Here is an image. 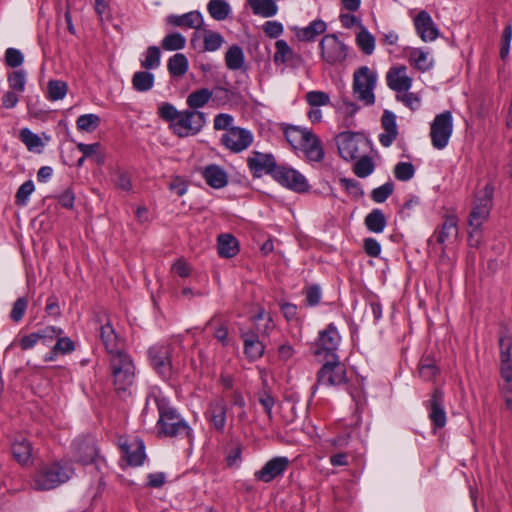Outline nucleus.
Instances as JSON below:
<instances>
[{
  "label": "nucleus",
  "instance_id": "39448f33",
  "mask_svg": "<svg viewBox=\"0 0 512 512\" xmlns=\"http://www.w3.org/2000/svg\"><path fill=\"white\" fill-rule=\"evenodd\" d=\"M110 366L115 389L126 391L133 383L135 367L129 355L125 352L110 357Z\"/></svg>",
  "mask_w": 512,
  "mask_h": 512
},
{
  "label": "nucleus",
  "instance_id": "7ed1b4c3",
  "mask_svg": "<svg viewBox=\"0 0 512 512\" xmlns=\"http://www.w3.org/2000/svg\"><path fill=\"white\" fill-rule=\"evenodd\" d=\"M377 72L368 66H361L354 71L352 92L356 100L364 105L375 103V88L377 85Z\"/></svg>",
  "mask_w": 512,
  "mask_h": 512
},
{
  "label": "nucleus",
  "instance_id": "13d9d810",
  "mask_svg": "<svg viewBox=\"0 0 512 512\" xmlns=\"http://www.w3.org/2000/svg\"><path fill=\"white\" fill-rule=\"evenodd\" d=\"M306 101L312 107L325 106L329 104L330 97L323 91H310L306 94Z\"/></svg>",
  "mask_w": 512,
  "mask_h": 512
},
{
  "label": "nucleus",
  "instance_id": "774afa93",
  "mask_svg": "<svg viewBox=\"0 0 512 512\" xmlns=\"http://www.w3.org/2000/svg\"><path fill=\"white\" fill-rule=\"evenodd\" d=\"M373 171V163L368 157L360 158L355 166L354 172L359 177H366Z\"/></svg>",
  "mask_w": 512,
  "mask_h": 512
},
{
  "label": "nucleus",
  "instance_id": "473e14b6",
  "mask_svg": "<svg viewBox=\"0 0 512 512\" xmlns=\"http://www.w3.org/2000/svg\"><path fill=\"white\" fill-rule=\"evenodd\" d=\"M12 455L20 464H27L32 456L31 444L23 437L15 439L12 444Z\"/></svg>",
  "mask_w": 512,
  "mask_h": 512
},
{
  "label": "nucleus",
  "instance_id": "a211bd4d",
  "mask_svg": "<svg viewBox=\"0 0 512 512\" xmlns=\"http://www.w3.org/2000/svg\"><path fill=\"white\" fill-rule=\"evenodd\" d=\"M414 25L417 34L424 42L434 41L439 35L436 25L426 11L419 12L414 19Z\"/></svg>",
  "mask_w": 512,
  "mask_h": 512
},
{
  "label": "nucleus",
  "instance_id": "37998d69",
  "mask_svg": "<svg viewBox=\"0 0 512 512\" xmlns=\"http://www.w3.org/2000/svg\"><path fill=\"white\" fill-rule=\"evenodd\" d=\"M101 119L96 114H84L78 117L76 126L79 131L92 133L100 125Z\"/></svg>",
  "mask_w": 512,
  "mask_h": 512
},
{
  "label": "nucleus",
  "instance_id": "aec40b11",
  "mask_svg": "<svg viewBox=\"0 0 512 512\" xmlns=\"http://www.w3.org/2000/svg\"><path fill=\"white\" fill-rule=\"evenodd\" d=\"M499 371V391L505 402L506 409L512 412V363L500 364Z\"/></svg>",
  "mask_w": 512,
  "mask_h": 512
},
{
  "label": "nucleus",
  "instance_id": "e433bc0d",
  "mask_svg": "<svg viewBox=\"0 0 512 512\" xmlns=\"http://www.w3.org/2000/svg\"><path fill=\"white\" fill-rule=\"evenodd\" d=\"M245 56L241 47L231 46L225 54V63L230 70H239L244 66Z\"/></svg>",
  "mask_w": 512,
  "mask_h": 512
},
{
  "label": "nucleus",
  "instance_id": "2eb2a0df",
  "mask_svg": "<svg viewBox=\"0 0 512 512\" xmlns=\"http://www.w3.org/2000/svg\"><path fill=\"white\" fill-rule=\"evenodd\" d=\"M120 447L129 464L134 466L143 464L146 454L144 443L141 439L137 437L120 439Z\"/></svg>",
  "mask_w": 512,
  "mask_h": 512
},
{
  "label": "nucleus",
  "instance_id": "8fccbe9b",
  "mask_svg": "<svg viewBox=\"0 0 512 512\" xmlns=\"http://www.w3.org/2000/svg\"><path fill=\"white\" fill-rule=\"evenodd\" d=\"M56 339L52 352L45 357L46 361H52L54 359L53 355L65 354L74 350V343L70 338L61 335Z\"/></svg>",
  "mask_w": 512,
  "mask_h": 512
},
{
  "label": "nucleus",
  "instance_id": "ddd939ff",
  "mask_svg": "<svg viewBox=\"0 0 512 512\" xmlns=\"http://www.w3.org/2000/svg\"><path fill=\"white\" fill-rule=\"evenodd\" d=\"M346 380V370L344 365L338 361L328 362L318 372L317 384L323 386H336L344 383Z\"/></svg>",
  "mask_w": 512,
  "mask_h": 512
},
{
  "label": "nucleus",
  "instance_id": "dca6fc26",
  "mask_svg": "<svg viewBox=\"0 0 512 512\" xmlns=\"http://www.w3.org/2000/svg\"><path fill=\"white\" fill-rule=\"evenodd\" d=\"M288 465L289 460L287 457L272 458L259 471L255 472V478L268 483L280 476L287 469Z\"/></svg>",
  "mask_w": 512,
  "mask_h": 512
},
{
  "label": "nucleus",
  "instance_id": "cd10ccee",
  "mask_svg": "<svg viewBox=\"0 0 512 512\" xmlns=\"http://www.w3.org/2000/svg\"><path fill=\"white\" fill-rule=\"evenodd\" d=\"M299 149L304 152L305 156L310 161L319 162L324 157V151L321 142L319 138L311 131Z\"/></svg>",
  "mask_w": 512,
  "mask_h": 512
},
{
  "label": "nucleus",
  "instance_id": "0eeeda50",
  "mask_svg": "<svg viewBox=\"0 0 512 512\" xmlns=\"http://www.w3.org/2000/svg\"><path fill=\"white\" fill-rule=\"evenodd\" d=\"M453 131L452 115L446 111L437 115L430 128L432 145L436 149H443L447 146Z\"/></svg>",
  "mask_w": 512,
  "mask_h": 512
},
{
  "label": "nucleus",
  "instance_id": "864d4df0",
  "mask_svg": "<svg viewBox=\"0 0 512 512\" xmlns=\"http://www.w3.org/2000/svg\"><path fill=\"white\" fill-rule=\"evenodd\" d=\"M512 337L503 334L499 338L500 364L512 363L511 359Z\"/></svg>",
  "mask_w": 512,
  "mask_h": 512
},
{
  "label": "nucleus",
  "instance_id": "6ab92c4d",
  "mask_svg": "<svg viewBox=\"0 0 512 512\" xmlns=\"http://www.w3.org/2000/svg\"><path fill=\"white\" fill-rule=\"evenodd\" d=\"M77 460L83 464L97 463V448L91 437L80 438L73 443Z\"/></svg>",
  "mask_w": 512,
  "mask_h": 512
},
{
  "label": "nucleus",
  "instance_id": "6e6d98bb",
  "mask_svg": "<svg viewBox=\"0 0 512 512\" xmlns=\"http://www.w3.org/2000/svg\"><path fill=\"white\" fill-rule=\"evenodd\" d=\"M38 334L40 342L44 345H50L53 340L63 334V330L54 326H48L38 330Z\"/></svg>",
  "mask_w": 512,
  "mask_h": 512
},
{
  "label": "nucleus",
  "instance_id": "f3484780",
  "mask_svg": "<svg viewBox=\"0 0 512 512\" xmlns=\"http://www.w3.org/2000/svg\"><path fill=\"white\" fill-rule=\"evenodd\" d=\"M341 341V337L332 324L328 325L327 328L319 333V338L316 343L315 355H321L322 352L331 353L335 351Z\"/></svg>",
  "mask_w": 512,
  "mask_h": 512
},
{
  "label": "nucleus",
  "instance_id": "c756f323",
  "mask_svg": "<svg viewBox=\"0 0 512 512\" xmlns=\"http://www.w3.org/2000/svg\"><path fill=\"white\" fill-rule=\"evenodd\" d=\"M203 176L207 184L216 189L226 186L228 182L225 171L216 165L206 167Z\"/></svg>",
  "mask_w": 512,
  "mask_h": 512
},
{
  "label": "nucleus",
  "instance_id": "c03bdc74",
  "mask_svg": "<svg viewBox=\"0 0 512 512\" xmlns=\"http://www.w3.org/2000/svg\"><path fill=\"white\" fill-rule=\"evenodd\" d=\"M185 45L186 38L178 32L167 34L161 41V46L166 51L181 50Z\"/></svg>",
  "mask_w": 512,
  "mask_h": 512
},
{
  "label": "nucleus",
  "instance_id": "5fc2aeb1",
  "mask_svg": "<svg viewBox=\"0 0 512 512\" xmlns=\"http://www.w3.org/2000/svg\"><path fill=\"white\" fill-rule=\"evenodd\" d=\"M8 82L10 88L17 92L21 93L25 89V83H26V74L24 71H14L12 72L8 77Z\"/></svg>",
  "mask_w": 512,
  "mask_h": 512
},
{
  "label": "nucleus",
  "instance_id": "680f3d73",
  "mask_svg": "<svg viewBox=\"0 0 512 512\" xmlns=\"http://www.w3.org/2000/svg\"><path fill=\"white\" fill-rule=\"evenodd\" d=\"M396 98L411 110H417L421 105L420 97L408 91L397 94Z\"/></svg>",
  "mask_w": 512,
  "mask_h": 512
},
{
  "label": "nucleus",
  "instance_id": "b1692460",
  "mask_svg": "<svg viewBox=\"0 0 512 512\" xmlns=\"http://www.w3.org/2000/svg\"><path fill=\"white\" fill-rule=\"evenodd\" d=\"M381 124L384 133L380 134L379 141L383 146L389 147L398 134L395 114L387 110L384 111Z\"/></svg>",
  "mask_w": 512,
  "mask_h": 512
},
{
  "label": "nucleus",
  "instance_id": "0e129e2a",
  "mask_svg": "<svg viewBox=\"0 0 512 512\" xmlns=\"http://www.w3.org/2000/svg\"><path fill=\"white\" fill-rule=\"evenodd\" d=\"M512 40V25L507 24L501 37L500 57L505 60L509 55L510 43Z\"/></svg>",
  "mask_w": 512,
  "mask_h": 512
},
{
  "label": "nucleus",
  "instance_id": "052dcab7",
  "mask_svg": "<svg viewBox=\"0 0 512 512\" xmlns=\"http://www.w3.org/2000/svg\"><path fill=\"white\" fill-rule=\"evenodd\" d=\"M394 190V185L392 182H387L380 187L375 188L371 193V198L376 203L384 202Z\"/></svg>",
  "mask_w": 512,
  "mask_h": 512
},
{
  "label": "nucleus",
  "instance_id": "603ef678",
  "mask_svg": "<svg viewBox=\"0 0 512 512\" xmlns=\"http://www.w3.org/2000/svg\"><path fill=\"white\" fill-rule=\"evenodd\" d=\"M276 52L273 60L276 64H284L292 58L293 52L286 41L277 40L275 43Z\"/></svg>",
  "mask_w": 512,
  "mask_h": 512
},
{
  "label": "nucleus",
  "instance_id": "c85d7f7f",
  "mask_svg": "<svg viewBox=\"0 0 512 512\" xmlns=\"http://www.w3.org/2000/svg\"><path fill=\"white\" fill-rule=\"evenodd\" d=\"M408 57L411 65L420 71H427L433 66V58L423 49L411 48Z\"/></svg>",
  "mask_w": 512,
  "mask_h": 512
},
{
  "label": "nucleus",
  "instance_id": "f8f14e48",
  "mask_svg": "<svg viewBox=\"0 0 512 512\" xmlns=\"http://www.w3.org/2000/svg\"><path fill=\"white\" fill-rule=\"evenodd\" d=\"M273 177L282 186H285L296 192H306L309 184L306 178L297 170L288 167H276L273 171Z\"/></svg>",
  "mask_w": 512,
  "mask_h": 512
},
{
  "label": "nucleus",
  "instance_id": "4c0bfd02",
  "mask_svg": "<svg viewBox=\"0 0 512 512\" xmlns=\"http://www.w3.org/2000/svg\"><path fill=\"white\" fill-rule=\"evenodd\" d=\"M255 14L271 17L277 13L278 7L274 0H247Z\"/></svg>",
  "mask_w": 512,
  "mask_h": 512
},
{
  "label": "nucleus",
  "instance_id": "1a4fd4ad",
  "mask_svg": "<svg viewBox=\"0 0 512 512\" xmlns=\"http://www.w3.org/2000/svg\"><path fill=\"white\" fill-rule=\"evenodd\" d=\"M251 131L241 127H230L221 137V143L231 152L239 153L253 142Z\"/></svg>",
  "mask_w": 512,
  "mask_h": 512
},
{
  "label": "nucleus",
  "instance_id": "f257e3e1",
  "mask_svg": "<svg viewBox=\"0 0 512 512\" xmlns=\"http://www.w3.org/2000/svg\"><path fill=\"white\" fill-rule=\"evenodd\" d=\"M493 192V187L486 184L475 196L468 218L470 246L477 247L480 244L482 226L488 220L492 208Z\"/></svg>",
  "mask_w": 512,
  "mask_h": 512
},
{
  "label": "nucleus",
  "instance_id": "393cba45",
  "mask_svg": "<svg viewBox=\"0 0 512 512\" xmlns=\"http://www.w3.org/2000/svg\"><path fill=\"white\" fill-rule=\"evenodd\" d=\"M167 21L173 26L190 29H199L204 22L201 13L198 11H191L183 15H170Z\"/></svg>",
  "mask_w": 512,
  "mask_h": 512
},
{
  "label": "nucleus",
  "instance_id": "412c9836",
  "mask_svg": "<svg viewBox=\"0 0 512 512\" xmlns=\"http://www.w3.org/2000/svg\"><path fill=\"white\" fill-rule=\"evenodd\" d=\"M457 223L458 221L455 216L446 217L440 230L433 235V238L436 239V242L443 247L452 244L458 236Z\"/></svg>",
  "mask_w": 512,
  "mask_h": 512
},
{
  "label": "nucleus",
  "instance_id": "49530a36",
  "mask_svg": "<svg viewBox=\"0 0 512 512\" xmlns=\"http://www.w3.org/2000/svg\"><path fill=\"white\" fill-rule=\"evenodd\" d=\"M20 138L29 151L41 152L44 147V143L41 138L27 128L21 130Z\"/></svg>",
  "mask_w": 512,
  "mask_h": 512
},
{
  "label": "nucleus",
  "instance_id": "f03ea898",
  "mask_svg": "<svg viewBox=\"0 0 512 512\" xmlns=\"http://www.w3.org/2000/svg\"><path fill=\"white\" fill-rule=\"evenodd\" d=\"M73 475V469L66 462L42 464L32 477L31 487L36 491H49L67 482Z\"/></svg>",
  "mask_w": 512,
  "mask_h": 512
},
{
  "label": "nucleus",
  "instance_id": "e2e57ef3",
  "mask_svg": "<svg viewBox=\"0 0 512 512\" xmlns=\"http://www.w3.org/2000/svg\"><path fill=\"white\" fill-rule=\"evenodd\" d=\"M181 111H178L173 105L164 103L159 107V115L167 121L171 122V128L173 129L176 119H178Z\"/></svg>",
  "mask_w": 512,
  "mask_h": 512
},
{
  "label": "nucleus",
  "instance_id": "bf43d9fd",
  "mask_svg": "<svg viewBox=\"0 0 512 512\" xmlns=\"http://www.w3.org/2000/svg\"><path fill=\"white\" fill-rule=\"evenodd\" d=\"M438 369L434 360L425 358L421 361L419 366V374L424 380H431L437 374Z\"/></svg>",
  "mask_w": 512,
  "mask_h": 512
},
{
  "label": "nucleus",
  "instance_id": "bb28decb",
  "mask_svg": "<svg viewBox=\"0 0 512 512\" xmlns=\"http://www.w3.org/2000/svg\"><path fill=\"white\" fill-rule=\"evenodd\" d=\"M100 337L110 357L117 353L124 352L121 343L109 322L101 326Z\"/></svg>",
  "mask_w": 512,
  "mask_h": 512
},
{
  "label": "nucleus",
  "instance_id": "a19ab883",
  "mask_svg": "<svg viewBox=\"0 0 512 512\" xmlns=\"http://www.w3.org/2000/svg\"><path fill=\"white\" fill-rule=\"evenodd\" d=\"M356 43L365 54L370 55L374 52L375 38L364 26H360V30L356 35Z\"/></svg>",
  "mask_w": 512,
  "mask_h": 512
},
{
  "label": "nucleus",
  "instance_id": "20e7f679",
  "mask_svg": "<svg viewBox=\"0 0 512 512\" xmlns=\"http://www.w3.org/2000/svg\"><path fill=\"white\" fill-rule=\"evenodd\" d=\"M158 410L157 427L160 434L169 437L185 435L189 441L192 440L191 428L174 409L158 404Z\"/></svg>",
  "mask_w": 512,
  "mask_h": 512
},
{
  "label": "nucleus",
  "instance_id": "ea45409f",
  "mask_svg": "<svg viewBox=\"0 0 512 512\" xmlns=\"http://www.w3.org/2000/svg\"><path fill=\"white\" fill-rule=\"evenodd\" d=\"M188 70V59L182 53L173 55L168 60V71L176 77L183 76Z\"/></svg>",
  "mask_w": 512,
  "mask_h": 512
},
{
  "label": "nucleus",
  "instance_id": "79ce46f5",
  "mask_svg": "<svg viewBox=\"0 0 512 512\" xmlns=\"http://www.w3.org/2000/svg\"><path fill=\"white\" fill-rule=\"evenodd\" d=\"M132 84L137 91H148L154 84V75L148 71L136 72L133 75Z\"/></svg>",
  "mask_w": 512,
  "mask_h": 512
},
{
  "label": "nucleus",
  "instance_id": "3c124183",
  "mask_svg": "<svg viewBox=\"0 0 512 512\" xmlns=\"http://www.w3.org/2000/svg\"><path fill=\"white\" fill-rule=\"evenodd\" d=\"M203 42L205 51L214 52L223 45L224 38L217 32L206 30L203 35Z\"/></svg>",
  "mask_w": 512,
  "mask_h": 512
},
{
  "label": "nucleus",
  "instance_id": "09e8293b",
  "mask_svg": "<svg viewBox=\"0 0 512 512\" xmlns=\"http://www.w3.org/2000/svg\"><path fill=\"white\" fill-rule=\"evenodd\" d=\"M48 98L51 101L62 100L68 91V86L61 80H50L47 85Z\"/></svg>",
  "mask_w": 512,
  "mask_h": 512
},
{
  "label": "nucleus",
  "instance_id": "4d7b16f0",
  "mask_svg": "<svg viewBox=\"0 0 512 512\" xmlns=\"http://www.w3.org/2000/svg\"><path fill=\"white\" fill-rule=\"evenodd\" d=\"M415 173L414 166L408 162H400L394 168V175L400 181L410 180Z\"/></svg>",
  "mask_w": 512,
  "mask_h": 512
},
{
  "label": "nucleus",
  "instance_id": "338daca9",
  "mask_svg": "<svg viewBox=\"0 0 512 512\" xmlns=\"http://www.w3.org/2000/svg\"><path fill=\"white\" fill-rule=\"evenodd\" d=\"M34 188V183L31 180L24 182L16 193V203L25 205Z\"/></svg>",
  "mask_w": 512,
  "mask_h": 512
},
{
  "label": "nucleus",
  "instance_id": "58836bf2",
  "mask_svg": "<svg viewBox=\"0 0 512 512\" xmlns=\"http://www.w3.org/2000/svg\"><path fill=\"white\" fill-rule=\"evenodd\" d=\"M207 10L213 19L222 21L228 17L230 5L225 0H210Z\"/></svg>",
  "mask_w": 512,
  "mask_h": 512
},
{
  "label": "nucleus",
  "instance_id": "423d86ee",
  "mask_svg": "<svg viewBox=\"0 0 512 512\" xmlns=\"http://www.w3.org/2000/svg\"><path fill=\"white\" fill-rule=\"evenodd\" d=\"M205 122L206 120L203 112L187 109L181 111L172 130L179 137H188L200 132L205 125Z\"/></svg>",
  "mask_w": 512,
  "mask_h": 512
},
{
  "label": "nucleus",
  "instance_id": "4468645a",
  "mask_svg": "<svg viewBox=\"0 0 512 512\" xmlns=\"http://www.w3.org/2000/svg\"><path fill=\"white\" fill-rule=\"evenodd\" d=\"M386 82L397 94L408 91L412 86V78L407 73V67L403 65L391 67L386 74Z\"/></svg>",
  "mask_w": 512,
  "mask_h": 512
},
{
  "label": "nucleus",
  "instance_id": "f704fd0d",
  "mask_svg": "<svg viewBox=\"0 0 512 512\" xmlns=\"http://www.w3.org/2000/svg\"><path fill=\"white\" fill-rule=\"evenodd\" d=\"M309 132L310 130L297 126H287L284 129L286 140L294 149H299L303 145Z\"/></svg>",
  "mask_w": 512,
  "mask_h": 512
},
{
  "label": "nucleus",
  "instance_id": "a18cd8bd",
  "mask_svg": "<svg viewBox=\"0 0 512 512\" xmlns=\"http://www.w3.org/2000/svg\"><path fill=\"white\" fill-rule=\"evenodd\" d=\"M161 63V52L157 46H150L144 53L141 66L147 70L156 69Z\"/></svg>",
  "mask_w": 512,
  "mask_h": 512
},
{
  "label": "nucleus",
  "instance_id": "9d476101",
  "mask_svg": "<svg viewBox=\"0 0 512 512\" xmlns=\"http://www.w3.org/2000/svg\"><path fill=\"white\" fill-rule=\"evenodd\" d=\"M338 151L345 160H353L364 152L366 140L358 134L342 133L337 138Z\"/></svg>",
  "mask_w": 512,
  "mask_h": 512
},
{
  "label": "nucleus",
  "instance_id": "c9c22d12",
  "mask_svg": "<svg viewBox=\"0 0 512 512\" xmlns=\"http://www.w3.org/2000/svg\"><path fill=\"white\" fill-rule=\"evenodd\" d=\"M386 218L383 212L379 209L372 210L365 217V225L367 229L373 233H381L386 227Z\"/></svg>",
  "mask_w": 512,
  "mask_h": 512
},
{
  "label": "nucleus",
  "instance_id": "6e6552de",
  "mask_svg": "<svg viewBox=\"0 0 512 512\" xmlns=\"http://www.w3.org/2000/svg\"><path fill=\"white\" fill-rule=\"evenodd\" d=\"M174 347L171 344L154 345L149 349V357L153 368L164 379L172 373V352Z\"/></svg>",
  "mask_w": 512,
  "mask_h": 512
},
{
  "label": "nucleus",
  "instance_id": "4be33fe9",
  "mask_svg": "<svg viewBox=\"0 0 512 512\" xmlns=\"http://www.w3.org/2000/svg\"><path fill=\"white\" fill-rule=\"evenodd\" d=\"M444 396L442 391L435 390L430 400L429 418L435 428H443L446 424V412L443 406Z\"/></svg>",
  "mask_w": 512,
  "mask_h": 512
},
{
  "label": "nucleus",
  "instance_id": "a878e982",
  "mask_svg": "<svg viewBox=\"0 0 512 512\" xmlns=\"http://www.w3.org/2000/svg\"><path fill=\"white\" fill-rule=\"evenodd\" d=\"M241 338L244 342V352L250 360H257L264 353V346L253 331H242Z\"/></svg>",
  "mask_w": 512,
  "mask_h": 512
},
{
  "label": "nucleus",
  "instance_id": "72a5a7b5",
  "mask_svg": "<svg viewBox=\"0 0 512 512\" xmlns=\"http://www.w3.org/2000/svg\"><path fill=\"white\" fill-rule=\"evenodd\" d=\"M208 415L214 428L217 430H223L226 423V405L222 401L211 403Z\"/></svg>",
  "mask_w": 512,
  "mask_h": 512
},
{
  "label": "nucleus",
  "instance_id": "7c9ffc66",
  "mask_svg": "<svg viewBox=\"0 0 512 512\" xmlns=\"http://www.w3.org/2000/svg\"><path fill=\"white\" fill-rule=\"evenodd\" d=\"M239 252L237 239L231 234H222L218 237V253L225 258H232Z\"/></svg>",
  "mask_w": 512,
  "mask_h": 512
},
{
  "label": "nucleus",
  "instance_id": "de8ad7c7",
  "mask_svg": "<svg viewBox=\"0 0 512 512\" xmlns=\"http://www.w3.org/2000/svg\"><path fill=\"white\" fill-rule=\"evenodd\" d=\"M212 93L210 90L203 88L192 92L187 97V104L192 110L203 107L211 98Z\"/></svg>",
  "mask_w": 512,
  "mask_h": 512
},
{
  "label": "nucleus",
  "instance_id": "69168bd1",
  "mask_svg": "<svg viewBox=\"0 0 512 512\" xmlns=\"http://www.w3.org/2000/svg\"><path fill=\"white\" fill-rule=\"evenodd\" d=\"M27 305H28V301L26 298H24V297L18 298L14 302L12 310L10 312L11 320L14 322H19L23 318V316L26 312Z\"/></svg>",
  "mask_w": 512,
  "mask_h": 512
},
{
  "label": "nucleus",
  "instance_id": "9b49d317",
  "mask_svg": "<svg viewBox=\"0 0 512 512\" xmlns=\"http://www.w3.org/2000/svg\"><path fill=\"white\" fill-rule=\"evenodd\" d=\"M322 59L329 64L344 61L347 56V47L334 34L325 35L320 41Z\"/></svg>",
  "mask_w": 512,
  "mask_h": 512
},
{
  "label": "nucleus",
  "instance_id": "2f4dec72",
  "mask_svg": "<svg viewBox=\"0 0 512 512\" xmlns=\"http://www.w3.org/2000/svg\"><path fill=\"white\" fill-rule=\"evenodd\" d=\"M326 23L322 20H315L308 26L296 30V36L300 41H312L318 35L326 31Z\"/></svg>",
  "mask_w": 512,
  "mask_h": 512
},
{
  "label": "nucleus",
  "instance_id": "5701e85b",
  "mask_svg": "<svg viewBox=\"0 0 512 512\" xmlns=\"http://www.w3.org/2000/svg\"><path fill=\"white\" fill-rule=\"evenodd\" d=\"M248 166L254 175L260 176L264 172L273 174L275 167L274 158L271 155L253 152L248 158Z\"/></svg>",
  "mask_w": 512,
  "mask_h": 512
}]
</instances>
